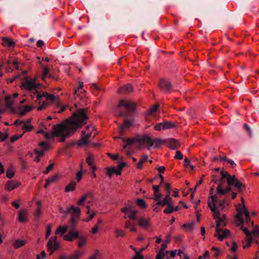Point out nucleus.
I'll return each mask as SVG.
<instances>
[{"label": "nucleus", "instance_id": "nucleus-59", "mask_svg": "<svg viewBox=\"0 0 259 259\" xmlns=\"http://www.w3.org/2000/svg\"><path fill=\"white\" fill-rule=\"evenodd\" d=\"M154 199L158 202L161 201L160 198L161 197V193L159 192H154Z\"/></svg>", "mask_w": 259, "mask_h": 259}, {"label": "nucleus", "instance_id": "nucleus-39", "mask_svg": "<svg viewBox=\"0 0 259 259\" xmlns=\"http://www.w3.org/2000/svg\"><path fill=\"white\" fill-rule=\"evenodd\" d=\"M163 144V141L160 139H155L152 140V147L154 148L159 147L161 145Z\"/></svg>", "mask_w": 259, "mask_h": 259}, {"label": "nucleus", "instance_id": "nucleus-22", "mask_svg": "<svg viewBox=\"0 0 259 259\" xmlns=\"http://www.w3.org/2000/svg\"><path fill=\"white\" fill-rule=\"evenodd\" d=\"M218 219L217 221L216 228H222L226 226L227 223V219L225 214L221 215L219 213V215L215 219Z\"/></svg>", "mask_w": 259, "mask_h": 259}, {"label": "nucleus", "instance_id": "nucleus-4", "mask_svg": "<svg viewBox=\"0 0 259 259\" xmlns=\"http://www.w3.org/2000/svg\"><path fill=\"white\" fill-rule=\"evenodd\" d=\"M222 179L221 180L220 184L218 185L217 190V192L219 195H224L227 192L231 191V188L230 187H228L226 189H223V184L227 181V182H229L230 178H232V176H230L228 172L225 170H222L221 172Z\"/></svg>", "mask_w": 259, "mask_h": 259}, {"label": "nucleus", "instance_id": "nucleus-31", "mask_svg": "<svg viewBox=\"0 0 259 259\" xmlns=\"http://www.w3.org/2000/svg\"><path fill=\"white\" fill-rule=\"evenodd\" d=\"M94 160L95 157L92 154H89L86 160L88 164L91 166L92 170L93 171H95L96 170V166L94 163Z\"/></svg>", "mask_w": 259, "mask_h": 259}, {"label": "nucleus", "instance_id": "nucleus-15", "mask_svg": "<svg viewBox=\"0 0 259 259\" xmlns=\"http://www.w3.org/2000/svg\"><path fill=\"white\" fill-rule=\"evenodd\" d=\"M137 223L141 228L145 229L150 226L151 224V219L140 217L138 219Z\"/></svg>", "mask_w": 259, "mask_h": 259}, {"label": "nucleus", "instance_id": "nucleus-8", "mask_svg": "<svg viewBox=\"0 0 259 259\" xmlns=\"http://www.w3.org/2000/svg\"><path fill=\"white\" fill-rule=\"evenodd\" d=\"M36 79L26 78L22 84V87L27 90H33L36 89L39 85V83L35 82Z\"/></svg>", "mask_w": 259, "mask_h": 259}, {"label": "nucleus", "instance_id": "nucleus-41", "mask_svg": "<svg viewBox=\"0 0 259 259\" xmlns=\"http://www.w3.org/2000/svg\"><path fill=\"white\" fill-rule=\"evenodd\" d=\"M76 184L74 181L71 182L65 188V191L70 192L73 191L76 187Z\"/></svg>", "mask_w": 259, "mask_h": 259}, {"label": "nucleus", "instance_id": "nucleus-55", "mask_svg": "<svg viewBox=\"0 0 259 259\" xmlns=\"http://www.w3.org/2000/svg\"><path fill=\"white\" fill-rule=\"evenodd\" d=\"M168 207L163 210L165 213H170L174 211V208L172 207V204L167 205Z\"/></svg>", "mask_w": 259, "mask_h": 259}, {"label": "nucleus", "instance_id": "nucleus-30", "mask_svg": "<svg viewBox=\"0 0 259 259\" xmlns=\"http://www.w3.org/2000/svg\"><path fill=\"white\" fill-rule=\"evenodd\" d=\"M90 138L86 137L85 136L82 134L81 139L76 142V144L78 147H83L89 144L88 139Z\"/></svg>", "mask_w": 259, "mask_h": 259}, {"label": "nucleus", "instance_id": "nucleus-32", "mask_svg": "<svg viewBox=\"0 0 259 259\" xmlns=\"http://www.w3.org/2000/svg\"><path fill=\"white\" fill-rule=\"evenodd\" d=\"M133 91V87L130 84H127L119 89L118 93L128 94Z\"/></svg>", "mask_w": 259, "mask_h": 259}, {"label": "nucleus", "instance_id": "nucleus-13", "mask_svg": "<svg viewBox=\"0 0 259 259\" xmlns=\"http://www.w3.org/2000/svg\"><path fill=\"white\" fill-rule=\"evenodd\" d=\"M152 139L149 136H145L139 138V145H141L142 148L144 147L150 148L152 147Z\"/></svg>", "mask_w": 259, "mask_h": 259}, {"label": "nucleus", "instance_id": "nucleus-23", "mask_svg": "<svg viewBox=\"0 0 259 259\" xmlns=\"http://www.w3.org/2000/svg\"><path fill=\"white\" fill-rule=\"evenodd\" d=\"M134 145L139 149L142 148V146L139 145V138L131 139L126 140V144L123 146V149H125L128 146Z\"/></svg>", "mask_w": 259, "mask_h": 259}, {"label": "nucleus", "instance_id": "nucleus-7", "mask_svg": "<svg viewBox=\"0 0 259 259\" xmlns=\"http://www.w3.org/2000/svg\"><path fill=\"white\" fill-rule=\"evenodd\" d=\"M118 107H122L128 112H134L135 110V104L127 100H120L119 101Z\"/></svg>", "mask_w": 259, "mask_h": 259}, {"label": "nucleus", "instance_id": "nucleus-64", "mask_svg": "<svg viewBox=\"0 0 259 259\" xmlns=\"http://www.w3.org/2000/svg\"><path fill=\"white\" fill-rule=\"evenodd\" d=\"M136 254V255L135 256H134L132 259H143L144 258L143 256L141 253H140L139 252H137V253Z\"/></svg>", "mask_w": 259, "mask_h": 259}, {"label": "nucleus", "instance_id": "nucleus-36", "mask_svg": "<svg viewBox=\"0 0 259 259\" xmlns=\"http://www.w3.org/2000/svg\"><path fill=\"white\" fill-rule=\"evenodd\" d=\"M169 147L171 149L175 150L180 146L179 142L176 140L171 139L169 141Z\"/></svg>", "mask_w": 259, "mask_h": 259}, {"label": "nucleus", "instance_id": "nucleus-20", "mask_svg": "<svg viewBox=\"0 0 259 259\" xmlns=\"http://www.w3.org/2000/svg\"><path fill=\"white\" fill-rule=\"evenodd\" d=\"M20 185V184L15 181V180H11L9 181L6 184V189L8 191H11L13 190L14 189L18 188Z\"/></svg>", "mask_w": 259, "mask_h": 259}, {"label": "nucleus", "instance_id": "nucleus-60", "mask_svg": "<svg viewBox=\"0 0 259 259\" xmlns=\"http://www.w3.org/2000/svg\"><path fill=\"white\" fill-rule=\"evenodd\" d=\"M175 158L177 159L181 160L183 158V155L180 151H177Z\"/></svg>", "mask_w": 259, "mask_h": 259}, {"label": "nucleus", "instance_id": "nucleus-51", "mask_svg": "<svg viewBox=\"0 0 259 259\" xmlns=\"http://www.w3.org/2000/svg\"><path fill=\"white\" fill-rule=\"evenodd\" d=\"M7 177L11 179L14 176V170L12 168H9L6 172Z\"/></svg>", "mask_w": 259, "mask_h": 259}, {"label": "nucleus", "instance_id": "nucleus-2", "mask_svg": "<svg viewBox=\"0 0 259 259\" xmlns=\"http://www.w3.org/2000/svg\"><path fill=\"white\" fill-rule=\"evenodd\" d=\"M242 204L237 207V213L236 215V223L237 226H241L244 222L247 225L250 224L253 226V222L250 220L249 213L244 205V200L241 198Z\"/></svg>", "mask_w": 259, "mask_h": 259}, {"label": "nucleus", "instance_id": "nucleus-38", "mask_svg": "<svg viewBox=\"0 0 259 259\" xmlns=\"http://www.w3.org/2000/svg\"><path fill=\"white\" fill-rule=\"evenodd\" d=\"M30 119L28 120L26 122L24 121L22 124V128L25 130V132H29L33 129V126L29 123Z\"/></svg>", "mask_w": 259, "mask_h": 259}, {"label": "nucleus", "instance_id": "nucleus-26", "mask_svg": "<svg viewBox=\"0 0 259 259\" xmlns=\"http://www.w3.org/2000/svg\"><path fill=\"white\" fill-rule=\"evenodd\" d=\"M106 173L108 176L111 178L113 174H115L116 175H120V170L118 169L116 167H109L106 168Z\"/></svg>", "mask_w": 259, "mask_h": 259}, {"label": "nucleus", "instance_id": "nucleus-9", "mask_svg": "<svg viewBox=\"0 0 259 259\" xmlns=\"http://www.w3.org/2000/svg\"><path fill=\"white\" fill-rule=\"evenodd\" d=\"M241 227V229L243 231L244 234L246 236V238L243 241H242V246L243 248L245 249L249 247L251 244L253 239L251 237V233L246 228H244L242 227V225L240 226Z\"/></svg>", "mask_w": 259, "mask_h": 259}, {"label": "nucleus", "instance_id": "nucleus-17", "mask_svg": "<svg viewBox=\"0 0 259 259\" xmlns=\"http://www.w3.org/2000/svg\"><path fill=\"white\" fill-rule=\"evenodd\" d=\"M228 187L231 188V185H234L239 191H241L242 187V184L236 178L235 176H233L232 178H230L228 182Z\"/></svg>", "mask_w": 259, "mask_h": 259}, {"label": "nucleus", "instance_id": "nucleus-57", "mask_svg": "<svg viewBox=\"0 0 259 259\" xmlns=\"http://www.w3.org/2000/svg\"><path fill=\"white\" fill-rule=\"evenodd\" d=\"M211 249L214 251L213 255L214 257H218L220 254L221 251L220 248L215 247H212Z\"/></svg>", "mask_w": 259, "mask_h": 259}, {"label": "nucleus", "instance_id": "nucleus-50", "mask_svg": "<svg viewBox=\"0 0 259 259\" xmlns=\"http://www.w3.org/2000/svg\"><path fill=\"white\" fill-rule=\"evenodd\" d=\"M164 130L172 128L175 126V124L170 122H163Z\"/></svg>", "mask_w": 259, "mask_h": 259}, {"label": "nucleus", "instance_id": "nucleus-63", "mask_svg": "<svg viewBox=\"0 0 259 259\" xmlns=\"http://www.w3.org/2000/svg\"><path fill=\"white\" fill-rule=\"evenodd\" d=\"M54 164L53 163H50V164L46 168V170L44 171L45 174H47L49 172V171L53 168Z\"/></svg>", "mask_w": 259, "mask_h": 259}, {"label": "nucleus", "instance_id": "nucleus-29", "mask_svg": "<svg viewBox=\"0 0 259 259\" xmlns=\"http://www.w3.org/2000/svg\"><path fill=\"white\" fill-rule=\"evenodd\" d=\"M78 238L77 246L79 248L84 247L88 243L87 237L84 236H79Z\"/></svg>", "mask_w": 259, "mask_h": 259}, {"label": "nucleus", "instance_id": "nucleus-45", "mask_svg": "<svg viewBox=\"0 0 259 259\" xmlns=\"http://www.w3.org/2000/svg\"><path fill=\"white\" fill-rule=\"evenodd\" d=\"M125 228L130 229L131 232H136V229L134 227V225L132 224L130 221H127L125 223Z\"/></svg>", "mask_w": 259, "mask_h": 259}, {"label": "nucleus", "instance_id": "nucleus-25", "mask_svg": "<svg viewBox=\"0 0 259 259\" xmlns=\"http://www.w3.org/2000/svg\"><path fill=\"white\" fill-rule=\"evenodd\" d=\"M84 252L78 249L75 250L72 253L70 254L67 259H80Z\"/></svg>", "mask_w": 259, "mask_h": 259}, {"label": "nucleus", "instance_id": "nucleus-43", "mask_svg": "<svg viewBox=\"0 0 259 259\" xmlns=\"http://www.w3.org/2000/svg\"><path fill=\"white\" fill-rule=\"evenodd\" d=\"M11 99L12 97L10 95L7 96L5 98L6 102V106L8 108H11L13 105V101Z\"/></svg>", "mask_w": 259, "mask_h": 259}, {"label": "nucleus", "instance_id": "nucleus-28", "mask_svg": "<svg viewBox=\"0 0 259 259\" xmlns=\"http://www.w3.org/2000/svg\"><path fill=\"white\" fill-rule=\"evenodd\" d=\"M170 194H167L166 195V196L163 198V200L161 201H159L157 203V205H160L162 206H164L165 205H171L172 203V200L171 198L169 197Z\"/></svg>", "mask_w": 259, "mask_h": 259}, {"label": "nucleus", "instance_id": "nucleus-33", "mask_svg": "<svg viewBox=\"0 0 259 259\" xmlns=\"http://www.w3.org/2000/svg\"><path fill=\"white\" fill-rule=\"evenodd\" d=\"M18 220L22 223H24L27 222V214L26 210L25 209H22L19 211Z\"/></svg>", "mask_w": 259, "mask_h": 259}, {"label": "nucleus", "instance_id": "nucleus-16", "mask_svg": "<svg viewBox=\"0 0 259 259\" xmlns=\"http://www.w3.org/2000/svg\"><path fill=\"white\" fill-rule=\"evenodd\" d=\"M42 97L46 98L47 100L52 102H55L58 99V97H56L52 94H50L47 92H43L41 94H37L36 95L37 100L39 101Z\"/></svg>", "mask_w": 259, "mask_h": 259}, {"label": "nucleus", "instance_id": "nucleus-52", "mask_svg": "<svg viewBox=\"0 0 259 259\" xmlns=\"http://www.w3.org/2000/svg\"><path fill=\"white\" fill-rule=\"evenodd\" d=\"M60 178V175H58V174H56L55 175H54V176H53L51 178H50L48 179H47V180L50 183H52L54 182H55L56 181H57V180H58Z\"/></svg>", "mask_w": 259, "mask_h": 259}, {"label": "nucleus", "instance_id": "nucleus-21", "mask_svg": "<svg viewBox=\"0 0 259 259\" xmlns=\"http://www.w3.org/2000/svg\"><path fill=\"white\" fill-rule=\"evenodd\" d=\"M168 242L169 240H167L162 243L161 245V248L159 253L156 255V259H159L162 257H164L165 255V254L168 253V251L165 250V249L167 247Z\"/></svg>", "mask_w": 259, "mask_h": 259}, {"label": "nucleus", "instance_id": "nucleus-6", "mask_svg": "<svg viewBox=\"0 0 259 259\" xmlns=\"http://www.w3.org/2000/svg\"><path fill=\"white\" fill-rule=\"evenodd\" d=\"M121 211L126 214H128V217L131 220H135L138 213V210L135 209L130 203L127 204L124 207L122 208Z\"/></svg>", "mask_w": 259, "mask_h": 259}, {"label": "nucleus", "instance_id": "nucleus-10", "mask_svg": "<svg viewBox=\"0 0 259 259\" xmlns=\"http://www.w3.org/2000/svg\"><path fill=\"white\" fill-rule=\"evenodd\" d=\"M231 233L228 229H222V228H216V233L214 236L218 238L220 241L230 236Z\"/></svg>", "mask_w": 259, "mask_h": 259}, {"label": "nucleus", "instance_id": "nucleus-18", "mask_svg": "<svg viewBox=\"0 0 259 259\" xmlns=\"http://www.w3.org/2000/svg\"><path fill=\"white\" fill-rule=\"evenodd\" d=\"M79 237V233L77 231H70L63 237V239L68 241L72 242Z\"/></svg>", "mask_w": 259, "mask_h": 259}, {"label": "nucleus", "instance_id": "nucleus-5", "mask_svg": "<svg viewBox=\"0 0 259 259\" xmlns=\"http://www.w3.org/2000/svg\"><path fill=\"white\" fill-rule=\"evenodd\" d=\"M47 246L48 251L50 252V255H51L55 251L60 247V244L57 241V237H51L47 243Z\"/></svg>", "mask_w": 259, "mask_h": 259}, {"label": "nucleus", "instance_id": "nucleus-48", "mask_svg": "<svg viewBox=\"0 0 259 259\" xmlns=\"http://www.w3.org/2000/svg\"><path fill=\"white\" fill-rule=\"evenodd\" d=\"M133 124V122L132 121L125 120L121 127L122 129L127 128H129Z\"/></svg>", "mask_w": 259, "mask_h": 259}, {"label": "nucleus", "instance_id": "nucleus-3", "mask_svg": "<svg viewBox=\"0 0 259 259\" xmlns=\"http://www.w3.org/2000/svg\"><path fill=\"white\" fill-rule=\"evenodd\" d=\"M208 204L214 214V219H216L219 217L220 211L225 208L226 202L224 200H219L217 196L211 195L208 197Z\"/></svg>", "mask_w": 259, "mask_h": 259}, {"label": "nucleus", "instance_id": "nucleus-35", "mask_svg": "<svg viewBox=\"0 0 259 259\" xmlns=\"http://www.w3.org/2000/svg\"><path fill=\"white\" fill-rule=\"evenodd\" d=\"M251 233V237L253 236L254 237V240L256 242V241L259 242V227L257 226H255L254 227L253 230Z\"/></svg>", "mask_w": 259, "mask_h": 259}, {"label": "nucleus", "instance_id": "nucleus-40", "mask_svg": "<svg viewBox=\"0 0 259 259\" xmlns=\"http://www.w3.org/2000/svg\"><path fill=\"white\" fill-rule=\"evenodd\" d=\"M86 208L87 209L86 213L89 215V218L85 221L88 222L93 218V217H94V215H95L96 213H95V212L94 211H92V212L90 211V206L87 205L86 206Z\"/></svg>", "mask_w": 259, "mask_h": 259}, {"label": "nucleus", "instance_id": "nucleus-46", "mask_svg": "<svg viewBox=\"0 0 259 259\" xmlns=\"http://www.w3.org/2000/svg\"><path fill=\"white\" fill-rule=\"evenodd\" d=\"M159 107L158 104H155L151 107L147 112V114H152L157 111Z\"/></svg>", "mask_w": 259, "mask_h": 259}, {"label": "nucleus", "instance_id": "nucleus-14", "mask_svg": "<svg viewBox=\"0 0 259 259\" xmlns=\"http://www.w3.org/2000/svg\"><path fill=\"white\" fill-rule=\"evenodd\" d=\"M159 87L165 92H169L172 88V85L169 80L162 79L159 82Z\"/></svg>", "mask_w": 259, "mask_h": 259}, {"label": "nucleus", "instance_id": "nucleus-58", "mask_svg": "<svg viewBox=\"0 0 259 259\" xmlns=\"http://www.w3.org/2000/svg\"><path fill=\"white\" fill-rule=\"evenodd\" d=\"M237 247L238 246L236 243L234 241H232L231 243V245L230 247V250L233 252H235L237 249Z\"/></svg>", "mask_w": 259, "mask_h": 259}, {"label": "nucleus", "instance_id": "nucleus-62", "mask_svg": "<svg viewBox=\"0 0 259 259\" xmlns=\"http://www.w3.org/2000/svg\"><path fill=\"white\" fill-rule=\"evenodd\" d=\"M99 231V226L96 225L91 230V232L94 234H96Z\"/></svg>", "mask_w": 259, "mask_h": 259}, {"label": "nucleus", "instance_id": "nucleus-12", "mask_svg": "<svg viewBox=\"0 0 259 259\" xmlns=\"http://www.w3.org/2000/svg\"><path fill=\"white\" fill-rule=\"evenodd\" d=\"M68 212L71 213V221L74 224L75 221L79 218L80 214V209L76 206H72L68 208Z\"/></svg>", "mask_w": 259, "mask_h": 259}, {"label": "nucleus", "instance_id": "nucleus-53", "mask_svg": "<svg viewBox=\"0 0 259 259\" xmlns=\"http://www.w3.org/2000/svg\"><path fill=\"white\" fill-rule=\"evenodd\" d=\"M52 232V225L50 224H48L47 226V230L46 233V237L48 238Z\"/></svg>", "mask_w": 259, "mask_h": 259}, {"label": "nucleus", "instance_id": "nucleus-1", "mask_svg": "<svg viewBox=\"0 0 259 259\" xmlns=\"http://www.w3.org/2000/svg\"><path fill=\"white\" fill-rule=\"evenodd\" d=\"M88 118L86 110L81 109L74 112L69 119L60 124L55 125L53 131L49 134L43 130H39L38 133H44L46 139H50L54 137H59V142L64 141L67 136L73 133L78 128L86 123Z\"/></svg>", "mask_w": 259, "mask_h": 259}, {"label": "nucleus", "instance_id": "nucleus-11", "mask_svg": "<svg viewBox=\"0 0 259 259\" xmlns=\"http://www.w3.org/2000/svg\"><path fill=\"white\" fill-rule=\"evenodd\" d=\"M95 201V198L93 194L91 192L85 193L78 201L77 204L82 205L84 202L91 204Z\"/></svg>", "mask_w": 259, "mask_h": 259}, {"label": "nucleus", "instance_id": "nucleus-44", "mask_svg": "<svg viewBox=\"0 0 259 259\" xmlns=\"http://www.w3.org/2000/svg\"><path fill=\"white\" fill-rule=\"evenodd\" d=\"M32 109V107L29 106H26L23 109H22L19 111V114L21 115H24L26 112L30 111Z\"/></svg>", "mask_w": 259, "mask_h": 259}, {"label": "nucleus", "instance_id": "nucleus-24", "mask_svg": "<svg viewBox=\"0 0 259 259\" xmlns=\"http://www.w3.org/2000/svg\"><path fill=\"white\" fill-rule=\"evenodd\" d=\"M2 45L5 47H8L10 48H14L15 46V42L11 38L7 37H4L2 38Z\"/></svg>", "mask_w": 259, "mask_h": 259}, {"label": "nucleus", "instance_id": "nucleus-56", "mask_svg": "<svg viewBox=\"0 0 259 259\" xmlns=\"http://www.w3.org/2000/svg\"><path fill=\"white\" fill-rule=\"evenodd\" d=\"M154 129L156 131H159L161 130H164L163 122L158 123L155 125Z\"/></svg>", "mask_w": 259, "mask_h": 259}, {"label": "nucleus", "instance_id": "nucleus-47", "mask_svg": "<svg viewBox=\"0 0 259 259\" xmlns=\"http://www.w3.org/2000/svg\"><path fill=\"white\" fill-rule=\"evenodd\" d=\"M137 203L142 208H146L147 206L145 201L143 199H137Z\"/></svg>", "mask_w": 259, "mask_h": 259}, {"label": "nucleus", "instance_id": "nucleus-19", "mask_svg": "<svg viewBox=\"0 0 259 259\" xmlns=\"http://www.w3.org/2000/svg\"><path fill=\"white\" fill-rule=\"evenodd\" d=\"M39 146L42 149L40 150L35 149V151L37 156H42L44 155L45 151L50 148V145L45 142H41L39 143Z\"/></svg>", "mask_w": 259, "mask_h": 259}, {"label": "nucleus", "instance_id": "nucleus-54", "mask_svg": "<svg viewBox=\"0 0 259 259\" xmlns=\"http://www.w3.org/2000/svg\"><path fill=\"white\" fill-rule=\"evenodd\" d=\"M116 236L118 237H124L125 235V233L122 230H116L115 231Z\"/></svg>", "mask_w": 259, "mask_h": 259}, {"label": "nucleus", "instance_id": "nucleus-61", "mask_svg": "<svg viewBox=\"0 0 259 259\" xmlns=\"http://www.w3.org/2000/svg\"><path fill=\"white\" fill-rule=\"evenodd\" d=\"M46 257V254L45 251H42L39 254L37 255V259H44Z\"/></svg>", "mask_w": 259, "mask_h": 259}, {"label": "nucleus", "instance_id": "nucleus-49", "mask_svg": "<svg viewBox=\"0 0 259 259\" xmlns=\"http://www.w3.org/2000/svg\"><path fill=\"white\" fill-rule=\"evenodd\" d=\"M194 226V223L193 222L184 224L182 226L183 228L186 229L189 231H191L193 228V226Z\"/></svg>", "mask_w": 259, "mask_h": 259}, {"label": "nucleus", "instance_id": "nucleus-37", "mask_svg": "<svg viewBox=\"0 0 259 259\" xmlns=\"http://www.w3.org/2000/svg\"><path fill=\"white\" fill-rule=\"evenodd\" d=\"M68 229L67 226H59L55 232L56 234H59L61 236L64 235Z\"/></svg>", "mask_w": 259, "mask_h": 259}, {"label": "nucleus", "instance_id": "nucleus-27", "mask_svg": "<svg viewBox=\"0 0 259 259\" xmlns=\"http://www.w3.org/2000/svg\"><path fill=\"white\" fill-rule=\"evenodd\" d=\"M95 126L93 125L87 126L85 130L82 132V134L86 136V137L90 138L95 132Z\"/></svg>", "mask_w": 259, "mask_h": 259}, {"label": "nucleus", "instance_id": "nucleus-34", "mask_svg": "<svg viewBox=\"0 0 259 259\" xmlns=\"http://www.w3.org/2000/svg\"><path fill=\"white\" fill-rule=\"evenodd\" d=\"M27 243V241L25 240L18 239L16 240L13 243V246L16 248H21L24 246Z\"/></svg>", "mask_w": 259, "mask_h": 259}, {"label": "nucleus", "instance_id": "nucleus-42", "mask_svg": "<svg viewBox=\"0 0 259 259\" xmlns=\"http://www.w3.org/2000/svg\"><path fill=\"white\" fill-rule=\"evenodd\" d=\"M47 77H51L52 75L49 73V69L46 67H43V72H42V79L45 80V78Z\"/></svg>", "mask_w": 259, "mask_h": 259}]
</instances>
